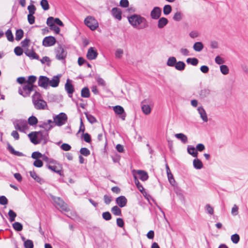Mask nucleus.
Instances as JSON below:
<instances>
[{
    "label": "nucleus",
    "instance_id": "1",
    "mask_svg": "<svg viewBox=\"0 0 248 248\" xmlns=\"http://www.w3.org/2000/svg\"><path fill=\"white\" fill-rule=\"evenodd\" d=\"M129 24L134 28L139 30L148 27L146 19L140 15L134 14L127 17Z\"/></svg>",
    "mask_w": 248,
    "mask_h": 248
},
{
    "label": "nucleus",
    "instance_id": "2",
    "mask_svg": "<svg viewBox=\"0 0 248 248\" xmlns=\"http://www.w3.org/2000/svg\"><path fill=\"white\" fill-rule=\"evenodd\" d=\"M67 116L64 112H61L59 114L53 116L55 125L58 126H61L64 124L67 121Z\"/></svg>",
    "mask_w": 248,
    "mask_h": 248
},
{
    "label": "nucleus",
    "instance_id": "3",
    "mask_svg": "<svg viewBox=\"0 0 248 248\" xmlns=\"http://www.w3.org/2000/svg\"><path fill=\"white\" fill-rule=\"evenodd\" d=\"M51 199L55 203L56 206L60 208L61 211L68 212L69 211L67 204L60 197L52 196Z\"/></svg>",
    "mask_w": 248,
    "mask_h": 248
},
{
    "label": "nucleus",
    "instance_id": "4",
    "mask_svg": "<svg viewBox=\"0 0 248 248\" xmlns=\"http://www.w3.org/2000/svg\"><path fill=\"white\" fill-rule=\"evenodd\" d=\"M56 58L62 62H65V58L67 56V51L62 47L61 44H59L58 46L55 49Z\"/></svg>",
    "mask_w": 248,
    "mask_h": 248
},
{
    "label": "nucleus",
    "instance_id": "5",
    "mask_svg": "<svg viewBox=\"0 0 248 248\" xmlns=\"http://www.w3.org/2000/svg\"><path fill=\"white\" fill-rule=\"evenodd\" d=\"M84 23L92 31H94L98 27L97 21L91 16H89L85 19Z\"/></svg>",
    "mask_w": 248,
    "mask_h": 248
},
{
    "label": "nucleus",
    "instance_id": "6",
    "mask_svg": "<svg viewBox=\"0 0 248 248\" xmlns=\"http://www.w3.org/2000/svg\"><path fill=\"white\" fill-rule=\"evenodd\" d=\"M32 89L31 87H29L27 84L24 85L22 87H19L18 90V93L24 97L30 96Z\"/></svg>",
    "mask_w": 248,
    "mask_h": 248
},
{
    "label": "nucleus",
    "instance_id": "7",
    "mask_svg": "<svg viewBox=\"0 0 248 248\" xmlns=\"http://www.w3.org/2000/svg\"><path fill=\"white\" fill-rule=\"evenodd\" d=\"M49 78L45 76H40L38 78V85L45 89L49 86Z\"/></svg>",
    "mask_w": 248,
    "mask_h": 248
},
{
    "label": "nucleus",
    "instance_id": "8",
    "mask_svg": "<svg viewBox=\"0 0 248 248\" xmlns=\"http://www.w3.org/2000/svg\"><path fill=\"white\" fill-rule=\"evenodd\" d=\"M46 24L49 27L51 30L54 31L56 34H59L60 28L54 24L53 17L50 16L47 18Z\"/></svg>",
    "mask_w": 248,
    "mask_h": 248
},
{
    "label": "nucleus",
    "instance_id": "9",
    "mask_svg": "<svg viewBox=\"0 0 248 248\" xmlns=\"http://www.w3.org/2000/svg\"><path fill=\"white\" fill-rule=\"evenodd\" d=\"M56 43V39L55 37L48 36L45 37L42 42V45L45 47L51 46L54 45Z\"/></svg>",
    "mask_w": 248,
    "mask_h": 248
},
{
    "label": "nucleus",
    "instance_id": "10",
    "mask_svg": "<svg viewBox=\"0 0 248 248\" xmlns=\"http://www.w3.org/2000/svg\"><path fill=\"white\" fill-rule=\"evenodd\" d=\"M72 80L68 78L65 84V90L67 92L69 97H72V94L75 91L73 85L72 84Z\"/></svg>",
    "mask_w": 248,
    "mask_h": 248
},
{
    "label": "nucleus",
    "instance_id": "11",
    "mask_svg": "<svg viewBox=\"0 0 248 248\" xmlns=\"http://www.w3.org/2000/svg\"><path fill=\"white\" fill-rule=\"evenodd\" d=\"M37 133L40 135L38 140H40V142L43 141V145L46 144L49 140V133L43 130L37 131Z\"/></svg>",
    "mask_w": 248,
    "mask_h": 248
},
{
    "label": "nucleus",
    "instance_id": "12",
    "mask_svg": "<svg viewBox=\"0 0 248 248\" xmlns=\"http://www.w3.org/2000/svg\"><path fill=\"white\" fill-rule=\"evenodd\" d=\"M62 76V74H60L54 76L51 79H49V86L53 88L57 87L59 85L60 78Z\"/></svg>",
    "mask_w": 248,
    "mask_h": 248
},
{
    "label": "nucleus",
    "instance_id": "13",
    "mask_svg": "<svg viewBox=\"0 0 248 248\" xmlns=\"http://www.w3.org/2000/svg\"><path fill=\"white\" fill-rule=\"evenodd\" d=\"M34 107L37 110H44L47 108V105L46 102L43 99L41 101H36L35 100L32 102Z\"/></svg>",
    "mask_w": 248,
    "mask_h": 248
},
{
    "label": "nucleus",
    "instance_id": "14",
    "mask_svg": "<svg viewBox=\"0 0 248 248\" xmlns=\"http://www.w3.org/2000/svg\"><path fill=\"white\" fill-rule=\"evenodd\" d=\"M98 56V52L96 49L93 47H90L87 51L86 55L87 58L89 60L95 59Z\"/></svg>",
    "mask_w": 248,
    "mask_h": 248
},
{
    "label": "nucleus",
    "instance_id": "15",
    "mask_svg": "<svg viewBox=\"0 0 248 248\" xmlns=\"http://www.w3.org/2000/svg\"><path fill=\"white\" fill-rule=\"evenodd\" d=\"M161 9L157 6L154 7L150 13L151 17L153 19H158L161 15Z\"/></svg>",
    "mask_w": 248,
    "mask_h": 248
},
{
    "label": "nucleus",
    "instance_id": "16",
    "mask_svg": "<svg viewBox=\"0 0 248 248\" xmlns=\"http://www.w3.org/2000/svg\"><path fill=\"white\" fill-rule=\"evenodd\" d=\"M113 110L115 114L117 115H121V118L123 120H124L126 116L124 108L121 106L117 105L113 107Z\"/></svg>",
    "mask_w": 248,
    "mask_h": 248
},
{
    "label": "nucleus",
    "instance_id": "17",
    "mask_svg": "<svg viewBox=\"0 0 248 248\" xmlns=\"http://www.w3.org/2000/svg\"><path fill=\"white\" fill-rule=\"evenodd\" d=\"M112 16L119 21L122 19V11L121 9L117 7H114L111 10Z\"/></svg>",
    "mask_w": 248,
    "mask_h": 248
},
{
    "label": "nucleus",
    "instance_id": "18",
    "mask_svg": "<svg viewBox=\"0 0 248 248\" xmlns=\"http://www.w3.org/2000/svg\"><path fill=\"white\" fill-rule=\"evenodd\" d=\"M37 131L31 132L28 134V137L32 143L35 145L40 143V140H38Z\"/></svg>",
    "mask_w": 248,
    "mask_h": 248
},
{
    "label": "nucleus",
    "instance_id": "19",
    "mask_svg": "<svg viewBox=\"0 0 248 248\" xmlns=\"http://www.w3.org/2000/svg\"><path fill=\"white\" fill-rule=\"evenodd\" d=\"M127 200L124 196H120L116 199V203L121 207H124L126 205Z\"/></svg>",
    "mask_w": 248,
    "mask_h": 248
},
{
    "label": "nucleus",
    "instance_id": "20",
    "mask_svg": "<svg viewBox=\"0 0 248 248\" xmlns=\"http://www.w3.org/2000/svg\"><path fill=\"white\" fill-rule=\"evenodd\" d=\"M7 149L12 155L17 156H23L24 155L20 152L16 151L13 147L9 143H7Z\"/></svg>",
    "mask_w": 248,
    "mask_h": 248
},
{
    "label": "nucleus",
    "instance_id": "21",
    "mask_svg": "<svg viewBox=\"0 0 248 248\" xmlns=\"http://www.w3.org/2000/svg\"><path fill=\"white\" fill-rule=\"evenodd\" d=\"M169 22L168 19L164 17H160L158 21L157 27L159 29H162L166 26Z\"/></svg>",
    "mask_w": 248,
    "mask_h": 248
},
{
    "label": "nucleus",
    "instance_id": "22",
    "mask_svg": "<svg viewBox=\"0 0 248 248\" xmlns=\"http://www.w3.org/2000/svg\"><path fill=\"white\" fill-rule=\"evenodd\" d=\"M137 173L139 175V178L141 181H145L148 180L149 176L146 171L142 170H138Z\"/></svg>",
    "mask_w": 248,
    "mask_h": 248
},
{
    "label": "nucleus",
    "instance_id": "23",
    "mask_svg": "<svg viewBox=\"0 0 248 248\" xmlns=\"http://www.w3.org/2000/svg\"><path fill=\"white\" fill-rule=\"evenodd\" d=\"M25 55L30 58L31 59H35L38 60L39 59V56L34 51H30L29 49H27L25 52Z\"/></svg>",
    "mask_w": 248,
    "mask_h": 248
},
{
    "label": "nucleus",
    "instance_id": "24",
    "mask_svg": "<svg viewBox=\"0 0 248 248\" xmlns=\"http://www.w3.org/2000/svg\"><path fill=\"white\" fill-rule=\"evenodd\" d=\"M188 153L194 157H197L198 153L197 152L196 148L192 145H188L187 148Z\"/></svg>",
    "mask_w": 248,
    "mask_h": 248
},
{
    "label": "nucleus",
    "instance_id": "25",
    "mask_svg": "<svg viewBox=\"0 0 248 248\" xmlns=\"http://www.w3.org/2000/svg\"><path fill=\"white\" fill-rule=\"evenodd\" d=\"M30 174L31 177L35 181H36L38 183L42 184L44 182L43 179L40 178L34 171H30Z\"/></svg>",
    "mask_w": 248,
    "mask_h": 248
},
{
    "label": "nucleus",
    "instance_id": "26",
    "mask_svg": "<svg viewBox=\"0 0 248 248\" xmlns=\"http://www.w3.org/2000/svg\"><path fill=\"white\" fill-rule=\"evenodd\" d=\"M198 110L202 120L205 122H207L208 118L204 109L202 107H201L198 108Z\"/></svg>",
    "mask_w": 248,
    "mask_h": 248
},
{
    "label": "nucleus",
    "instance_id": "27",
    "mask_svg": "<svg viewBox=\"0 0 248 248\" xmlns=\"http://www.w3.org/2000/svg\"><path fill=\"white\" fill-rule=\"evenodd\" d=\"M193 165L194 168L197 170L201 169L203 167V164L202 161L197 157L193 160Z\"/></svg>",
    "mask_w": 248,
    "mask_h": 248
},
{
    "label": "nucleus",
    "instance_id": "28",
    "mask_svg": "<svg viewBox=\"0 0 248 248\" xmlns=\"http://www.w3.org/2000/svg\"><path fill=\"white\" fill-rule=\"evenodd\" d=\"M211 91L208 88H205L201 90L199 95L201 98L203 99L207 97L210 94Z\"/></svg>",
    "mask_w": 248,
    "mask_h": 248
},
{
    "label": "nucleus",
    "instance_id": "29",
    "mask_svg": "<svg viewBox=\"0 0 248 248\" xmlns=\"http://www.w3.org/2000/svg\"><path fill=\"white\" fill-rule=\"evenodd\" d=\"M186 64L183 61L177 62L175 66V68L178 71H183L186 68Z\"/></svg>",
    "mask_w": 248,
    "mask_h": 248
},
{
    "label": "nucleus",
    "instance_id": "30",
    "mask_svg": "<svg viewBox=\"0 0 248 248\" xmlns=\"http://www.w3.org/2000/svg\"><path fill=\"white\" fill-rule=\"evenodd\" d=\"M81 96L83 98H88L90 96L89 89L87 87H84L81 91Z\"/></svg>",
    "mask_w": 248,
    "mask_h": 248
},
{
    "label": "nucleus",
    "instance_id": "31",
    "mask_svg": "<svg viewBox=\"0 0 248 248\" xmlns=\"http://www.w3.org/2000/svg\"><path fill=\"white\" fill-rule=\"evenodd\" d=\"M177 62V60L174 57H170L168 58L167 62V65L170 67H175Z\"/></svg>",
    "mask_w": 248,
    "mask_h": 248
},
{
    "label": "nucleus",
    "instance_id": "32",
    "mask_svg": "<svg viewBox=\"0 0 248 248\" xmlns=\"http://www.w3.org/2000/svg\"><path fill=\"white\" fill-rule=\"evenodd\" d=\"M175 137L180 140L183 143H186L187 142V138L183 133L176 134Z\"/></svg>",
    "mask_w": 248,
    "mask_h": 248
},
{
    "label": "nucleus",
    "instance_id": "33",
    "mask_svg": "<svg viewBox=\"0 0 248 248\" xmlns=\"http://www.w3.org/2000/svg\"><path fill=\"white\" fill-rule=\"evenodd\" d=\"M193 48L196 51L200 52L203 48V45L201 42H197L194 44Z\"/></svg>",
    "mask_w": 248,
    "mask_h": 248
},
{
    "label": "nucleus",
    "instance_id": "34",
    "mask_svg": "<svg viewBox=\"0 0 248 248\" xmlns=\"http://www.w3.org/2000/svg\"><path fill=\"white\" fill-rule=\"evenodd\" d=\"M84 114L86 117L87 120L92 124H93L96 122H97V120L94 116L93 115L89 114L88 112H85Z\"/></svg>",
    "mask_w": 248,
    "mask_h": 248
},
{
    "label": "nucleus",
    "instance_id": "35",
    "mask_svg": "<svg viewBox=\"0 0 248 248\" xmlns=\"http://www.w3.org/2000/svg\"><path fill=\"white\" fill-rule=\"evenodd\" d=\"M42 96L41 94L36 91H35L34 93L32 96V102H33L35 100L36 101H41L42 100Z\"/></svg>",
    "mask_w": 248,
    "mask_h": 248
},
{
    "label": "nucleus",
    "instance_id": "36",
    "mask_svg": "<svg viewBox=\"0 0 248 248\" xmlns=\"http://www.w3.org/2000/svg\"><path fill=\"white\" fill-rule=\"evenodd\" d=\"M38 122L37 118L33 115L30 116L28 119V123L31 126L36 125Z\"/></svg>",
    "mask_w": 248,
    "mask_h": 248
},
{
    "label": "nucleus",
    "instance_id": "37",
    "mask_svg": "<svg viewBox=\"0 0 248 248\" xmlns=\"http://www.w3.org/2000/svg\"><path fill=\"white\" fill-rule=\"evenodd\" d=\"M24 36V31L22 29H19L16 30V41L20 40Z\"/></svg>",
    "mask_w": 248,
    "mask_h": 248
},
{
    "label": "nucleus",
    "instance_id": "38",
    "mask_svg": "<svg viewBox=\"0 0 248 248\" xmlns=\"http://www.w3.org/2000/svg\"><path fill=\"white\" fill-rule=\"evenodd\" d=\"M111 211L113 215L115 216H122V211L121 209L118 207L117 205H115L112 207Z\"/></svg>",
    "mask_w": 248,
    "mask_h": 248
},
{
    "label": "nucleus",
    "instance_id": "39",
    "mask_svg": "<svg viewBox=\"0 0 248 248\" xmlns=\"http://www.w3.org/2000/svg\"><path fill=\"white\" fill-rule=\"evenodd\" d=\"M186 62L188 64H190L193 66H196L199 62V60L196 58H188L186 59Z\"/></svg>",
    "mask_w": 248,
    "mask_h": 248
},
{
    "label": "nucleus",
    "instance_id": "40",
    "mask_svg": "<svg viewBox=\"0 0 248 248\" xmlns=\"http://www.w3.org/2000/svg\"><path fill=\"white\" fill-rule=\"evenodd\" d=\"M14 230L17 232L21 231L23 230L22 224L18 222H15L12 224Z\"/></svg>",
    "mask_w": 248,
    "mask_h": 248
},
{
    "label": "nucleus",
    "instance_id": "41",
    "mask_svg": "<svg viewBox=\"0 0 248 248\" xmlns=\"http://www.w3.org/2000/svg\"><path fill=\"white\" fill-rule=\"evenodd\" d=\"M5 35L7 37V40L9 42H13L14 41V35L10 29L7 30V31L5 32Z\"/></svg>",
    "mask_w": 248,
    "mask_h": 248
},
{
    "label": "nucleus",
    "instance_id": "42",
    "mask_svg": "<svg viewBox=\"0 0 248 248\" xmlns=\"http://www.w3.org/2000/svg\"><path fill=\"white\" fill-rule=\"evenodd\" d=\"M8 215L9 217V221L11 222H12L15 220V218L16 217L17 215L13 210L10 209Z\"/></svg>",
    "mask_w": 248,
    "mask_h": 248
},
{
    "label": "nucleus",
    "instance_id": "43",
    "mask_svg": "<svg viewBox=\"0 0 248 248\" xmlns=\"http://www.w3.org/2000/svg\"><path fill=\"white\" fill-rule=\"evenodd\" d=\"M183 16V15L181 12L177 11L173 15L172 18L174 21H180L182 19Z\"/></svg>",
    "mask_w": 248,
    "mask_h": 248
},
{
    "label": "nucleus",
    "instance_id": "44",
    "mask_svg": "<svg viewBox=\"0 0 248 248\" xmlns=\"http://www.w3.org/2000/svg\"><path fill=\"white\" fill-rule=\"evenodd\" d=\"M40 5L44 11L48 10L49 9V5L47 0H41Z\"/></svg>",
    "mask_w": 248,
    "mask_h": 248
},
{
    "label": "nucleus",
    "instance_id": "45",
    "mask_svg": "<svg viewBox=\"0 0 248 248\" xmlns=\"http://www.w3.org/2000/svg\"><path fill=\"white\" fill-rule=\"evenodd\" d=\"M141 109L143 112L146 115L150 114L151 112V108L148 105H142Z\"/></svg>",
    "mask_w": 248,
    "mask_h": 248
},
{
    "label": "nucleus",
    "instance_id": "46",
    "mask_svg": "<svg viewBox=\"0 0 248 248\" xmlns=\"http://www.w3.org/2000/svg\"><path fill=\"white\" fill-rule=\"evenodd\" d=\"M172 11L171 6L170 5H165L163 7V13L165 15H169Z\"/></svg>",
    "mask_w": 248,
    "mask_h": 248
},
{
    "label": "nucleus",
    "instance_id": "47",
    "mask_svg": "<svg viewBox=\"0 0 248 248\" xmlns=\"http://www.w3.org/2000/svg\"><path fill=\"white\" fill-rule=\"evenodd\" d=\"M37 79V77L34 75H31L28 77V80H27V84H33Z\"/></svg>",
    "mask_w": 248,
    "mask_h": 248
},
{
    "label": "nucleus",
    "instance_id": "48",
    "mask_svg": "<svg viewBox=\"0 0 248 248\" xmlns=\"http://www.w3.org/2000/svg\"><path fill=\"white\" fill-rule=\"evenodd\" d=\"M20 124L21 125L20 130H19L20 132H24V131L28 128V126L26 121L20 120Z\"/></svg>",
    "mask_w": 248,
    "mask_h": 248
},
{
    "label": "nucleus",
    "instance_id": "49",
    "mask_svg": "<svg viewBox=\"0 0 248 248\" xmlns=\"http://www.w3.org/2000/svg\"><path fill=\"white\" fill-rule=\"evenodd\" d=\"M231 239L234 244H237L240 241V236L237 233H235L231 236Z\"/></svg>",
    "mask_w": 248,
    "mask_h": 248
},
{
    "label": "nucleus",
    "instance_id": "50",
    "mask_svg": "<svg viewBox=\"0 0 248 248\" xmlns=\"http://www.w3.org/2000/svg\"><path fill=\"white\" fill-rule=\"evenodd\" d=\"M24 245L25 248H33L34 247L33 241L30 239L25 241Z\"/></svg>",
    "mask_w": 248,
    "mask_h": 248
},
{
    "label": "nucleus",
    "instance_id": "51",
    "mask_svg": "<svg viewBox=\"0 0 248 248\" xmlns=\"http://www.w3.org/2000/svg\"><path fill=\"white\" fill-rule=\"evenodd\" d=\"M102 217L104 220L108 221L111 219L112 216L109 212L106 211L102 213Z\"/></svg>",
    "mask_w": 248,
    "mask_h": 248
},
{
    "label": "nucleus",
    "instance_id": "52",
    "mask_svg": "<svg viewBox=\"0 0 248 248\" xmlns=\"http://www.w3.org/2000/svg\"><path fill=\"white\" fill-rule=\"evenodd\" d=\"M220 69L221 73L224 75H227L229 73V69L228 67L226 65H221L220 66Z\"/></svg>",
    "mask_w": 248,
    "mask_h": 248
},
{
    "label": "nucleus",
    "instance_id": "53",
    "mask_svg": "<svg viewBox=\"0 0 248 248\" xmlns=\"http://www.w3.org/2000/svg\"><path fill=\"white\" fill-rule=\"evenodd\" d=\"M80 155H83L85 156H87L90 155V150L85 147L81 148L80 150Z\"/></svg>",
    "mask_w": 248,
    "mask_h": 248
},
{
    "label": "nucleus",
    "instance_id": "54",
    "mask_svg": "<svg viewBox=\"0 0 248 248\" xmlns=\"http://www.w3.org/2000/svg\"><path fill=\"white\" fill-rule=\"evenodd\" d=\"M82 135L83 137V140L85 142L87 143H91L92 141V138L91 135L89 133H83Z\"/></svg>",
    "mask_w": 248,
    "mask_h": 248
},
{
    "label": "nucleus",
    "instance_id": "55",
    "mask_svg": "<svg viewBox=\"0 0 248 248\" xmlns=\"http://www.w3.org/2000/svg\"><path fill=\"white\" fill-rule=\"evenodd\" d=\"M43 155L38 151L34 152L31 154V157L35 160L39 159Z\"/></svg>",
    "mask_w": 248,
    "mask_h": 248
},
{
    "label": "nucleus",
    "instance_id": "56",
    "mask_svg": "<svg viewBox=\"0 0 248 248\" xmlns=\"http://www.w3.org/2000/svg\"><path fill=\"white\" fill-rule=\"evenodd\" d=\"M167 174L168 180H169L170 183L172 186H174V184L175 183V181L174 180V178L173 177L172 174L170 172L167 173Z\"/></svg>",
    "mask_w": 248,
    "mask_h": 248
},
{
    "label": "nucleus",
    "instance_id": "57",
    "mask_svg": "<svg viewBox=\"0 0 248 248\" xmlns=\"http://www.w3.org/2000/svg\"><path fill=\"white\" fill-rule=\"evenodd\" d=\"M14 52L16 56H20L22 55L23 51L21 47L17 46L15 48Z\"/></svg>",
    "mask_w": 248,
    "mask_h": 248
},
{
    "label": "nucleus",
    "instance_id": "58",
    "mask_svg": "<svg viewBox=\"0 0 248 248\" xmlns=\"http://www.w3.org/2000/svg\"><path fill=\"white\" fill-rule=\"evenodd\" d=\"M40 61L42 64H44L46 62L47 66H49L50 65L51 60L47 56L43 57V58L41 60H40Z\"/></svg>",
    "mask_w": 248,
    "mask_h": 248
},
{
    "label": "nucleus",
    "instance_id": "59",
    "mask_svg": "<svg viewBox=\"0 0 248 248\" xmlns=\"http://www.w3.org/2000/svg\"><path fill=\"white\" fill-rule=\"evenodd\" d=\"M104 202L106 204H109L112 200V198L110 195H105L103 197Z\"/></svg>",
    "mask_w": 248,
    "mask_h": 248
},
{
    "label": "nucleus",
    "instance_id": "60",
    "mask_svg": "<svg viewBox=\"0 0 248 248\" xmlns=\"http://www.w3.org/2000/svg\"><path fill=\"white\" fill-rule=\"evenodd\" d=\"M8 203V201L7 198L5 196H0V204L2 205H5Z\"/></svg>",
    "mask_w": 248,
    "mask_h": 248
},
{
    "label": "nucleus",
    "instance_id": "61",
    "mask_svg": "<svg viewBox=\"0 0 248 248\" xmlns=\"http://www.w3.org/2000/svg\"><path fill=\"white\" fill-rule=\"evenodd\" d=\"M48 124L46 122H40V124L38 125V126L40 128H42L45 129V131H47V129L48 127Z\"/></svg>",
    "mask_w": 248,
    "mask_h": 248
},
{
    "label": "nucleus",
    "instance_id": "62",
    "mask_svg": "<svg viewBox=\"0 0 248 248\" xmlns=\"http://www.w3.org/2000/svg\"><path fill=\"white\" fill-rule=\"evenodd\" d=\"M28 10L29 12V14L34 15L36 10V7L33 4H31L28 6Z\"/></svg>",
    "mask_w": 248,
    "mask_h": 248
},
{
    "label": "nucleus",
    "instance_id": "63",
    "mask_svg": "<svg viewBox=\"0 0 248 248\" xmlns=\"http://www.w3.org/2000/svg\"><path fill=\"white\" fill-rule=\"evenodd\" d=\"M205 210L206 211V212L210 215H213L214 214V209L209 204H207L205 205Z\"/></svg>",
    "mask_w": 248,
    "mask_h": 248
},
{
    "label": "nucleus",
    "instance_id": "64",
    "mask_svg": "<svg viewBox=\"0 0 248 248\" xmlns=\"http://www.w3.org/2000/svg\"><path fill=\"white\" fill-rule=\"evenodd\" d=\"M61 148L64 151H70L71 149V146L67 143H63L61 146Z\"/></svg>",
    "mask_w": 248,
    "mask_h": 248
}]
</instances>
